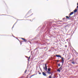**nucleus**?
Listing matches in <instances>:
<instances>
[{"label":"nucleus","mask_w":78,"mask_h":78,"mask_svg":"<svg viewBox=\"0 0 78 78\" xmlns=\"http://www.w3.org/2000/svg\"><path fill=\"white\" fill-rule=\"evenodd\" d=\"M77 5H78V3H77Z\"/></svg>","instance_id":"b1692460"},{"label":"nucleus","mask_w":78,"mask_h":78,"mask_svg":"<svg viewBox=\"0 0 78 78\" xmlns=\"http://www.w3.org/2000/svg\"><path fill=\"white\" fill-rule=\"evenodd\" d=\"M71 33H73V34L74 33L73 32V31H72Z\"/></svg>","instance_id":"a211bd4d"},{"label":"nucleus","mask_w":78,"mask_h":78,"mask_svg":"<svg viewBox=\"0 0 78 78\" xmlns=\"http://www.w3.org/2000/svg\"><path fill=\"white\" fill-rule=\"evenodd\" d=\"M62 66H61L59 68V69L61 70H62Z\"/></svg>","instance_id":"1a4fd4ad"},{"label":"nucleus","mask_w":78,"mask_h":78,"mask_svg":"<svg viewBox=\"0 0 78 78\" xmlns=\"http://www.w3.org/2000/svg\"><path fill=\"white\" fill-rule=\"evenodd\" d=\"M38 72H39V71H38Z\"/></svg>","instance_id":"cd10ccee"},{"label":"nucleus","mask_w":78,"mask_h":78,"mask_svg":"<svg viewBox=\"0 0 78 78\" xmlns=\"http://www.w3.org/2000/svg\"><path fill=\"white\" fill-rule=\"evenodd\" d=\"M47 48V47H45L44 48Z\"/></svg>","instance_id":"412c9836"},{"label":"nucleus","mask_w":78,"mask_h":78,"mask_svg":"<svg viewBox=\"0 0 78 78\" xmlns=\"http://www.w3.org/2000/svg\"><path fill=\"white\" fill-rule=\"evenodd\" d=\"M50 70H51V68H49L48 69V72H50Z\"/></svg>","instance_id":"6e6552de"},{"label":"nucleus","mask_w":78,"mask_h":78,"mask_svg":"<svg viewBox=\"0 0 78 78\" xmlns=\"http://www.w3.org/2000/svg\"><path fill=\"white\" fill-rule=\"evenodd\" d=\"M74 13L73 12H72L69 14V16H71L72 14H73Z\"/></svg>","instance_id":"0eeeda50"},{"label":"nucleus","mask_w":78,"mask_h":78,"mask_svg":"<svg viewBox=\"0 0 78 78\" xmlns=\"http://www.w3.org/2000/svg\"><path fill=\"white\" fill-rule=\"evenodd\" d=\"M77 11H78V10H77L76 9L74 10L73 11V12H77Z\"/></svg>","instance_id":"423d86ee"},{"label":"nucleus","mask_w":78,"mask_h":78,"mask_svg":"<svg viewBox=\"0 0 78 78\" xmlns=\"http://www.w3.org/2000/svg\"><path fill=\"white\" fill-rule=\"evenodd\" d=\"M72 63L73 64H75V62H72Z\"/></svg>","instance_id":"9d476101"},{"label":"nucleus","mask_w":78,"mask_h":78,"mask_svg":"<svg viewBox=\"0 0 78 78\" xmlns=\"http://www.w3.org/2000/svg\"><path fill=\"white\" fill-rule=\"evenodd\" d=\"M42 74L44 76H47L46 75V74L45 73H44V72H42Z\"/></svg>","instance_id":"7ed1b4c3"},{"label":"nucleus","mask_w":78,"mask_h":78,"mask_svg":"<svg viewBox=\"0 0 78 78\" xmlns=\"http://www.w3.org/2000/svg\"><path fill=\"white\" fill-rule=\"evenodd\" d=\"M53 78H55V77H53Z\"/></svg>","instance_id":"5701e85b"},{"label":"nucleus","mask_w":78,"mask_h":78,"mask_svg":"<svg viewBox=\"0 0 78 78\" xmlns=\"http://www.w3.org/2000/svg\"><path fill=\"white\" fill-rule=\"evenodd\" d=\"M27 58H28V57H27Z\"/></svg>","instance_id":"bb28decb"},{"label":"nucleus","mask_w":78,"mask_h":78,"mask_svg":"<svg viewBox=\"0 0 78 78\" xmlns=\"http://www.w3.org/2000/svg\"><path fill=\"white\" fill-rule=\"evenodd\" d=\"M27 70H26L25 71V73H27Z\"/></svg>","instance_id":"9b49d317"},{"label":"nucleus","mask_w":78,"mask_h":78,"mask_svg":"<svg viewBox=\"0 0 78 78\" xmlns=\"http://www.w3.org/2000/svg\"><path fill=\"white\" fill-rule=\"evenodd\" d=\"M20 44H21V45H22V43H20Z\"/></svg>","instance_id":"393cba45"},{"label":"nucleus","mask_w":78,"mask_h":78,"mask_svg":"<svg viewBox=\"0 0 78 78\" xmlns=\"http://www.w3.org/2000/svg\"><path fill=\"white\" fill-rule=\"evenodd\" d=\"M77 8H78V6H77Z\"/></svg>","instance_id":"aec40b11"},{"label":"nucleus","mask_w":78,"mask_h":78,"mask_svg":"<svg viewBox=\"0 0 78 78\" xmlns=\"http://www.w3.org/2000/svg\"><path fill=\"white\" fill-rule=\"evenodd\" d=\"M30 56L29 57L28 59V61H29V60H30Z\"/></svg>","instance_id":"f8f14e48"},{"label":"nucleus","mask_w":78,"mask_h":78,"mask_svg":"<svg viewBox=\"0 0 78 78\" xmlns=\"http://www.w3.org/2000/svg\"><path fill=\"white\" fill-rule=\"evenodd\" d=\"M43 68L45 70V71H46L47 72V73H48V74H51V73L47 71V64H45V67H44Z\"/></svg>","instance_id":"f257e3e1"},{"label":"nucleus","mask_w":78,"mask_h":78,"mask_svg":"<svg viewBox=\"0 0 78 78\" xmlns=\"http://www.w3.org/2000/svg\"><path fill=\"white\" fill-rule=\"evenodd\" d=\"M57 62H59V60H58Z\"/></svg>","instance_id":"4be33fe9"},{"label":"nucleus","mask_w":78,"mask_h":78,"mask_svg":"<svg viewBox=\"0 0 78 78\" xmlns=\"http://www.w3.org/2000/svg\"><path fill=\"white\" fill-rule=\"evenodd\" d=\"M57 71H58V72H60V69H58L57 70Z\"/></svg>","instance_id":"ddd939ff"},{"label":"nucleus","mask_w":78,"mask_h":78,"mask_svg":"<svg viewBox=\"0 0 78 78\" xmlns=\"http://www.w3.org/2000/svg\"><path fill=\"white\" fill-rule=\"evenodd\" d=\"M61 59H62V63H64V58L63 57H61Z\"/></svg>","instance_id":"f03ea898"},{"label":"nucleus","mask_w":78,"mask_h":78,"mask_svg":"<svg viewBox=\"0 0 78 78\" xmlns=\"http://www.w3.org/2000/svg\"><path fill=\"white\" fill-rule=\"evenodd\" d=\"M66 17L67 18V19H69V17L68 16H66Z\"/></svg>","instance_id":"2eb2a0df"},{"label":"nucleus","mask_w":78,"mask_h":78,"mask_svg":"<svg viewBox=\"0 0 78 78\" xmlns=\"http://www.w3.org/2000/svg\"><path fill=\"white\" fill-rule=\"evenodd\" d=\"M67 45H66L65 46V47H67Z\"/></svg>","instance_id":"f3484780"},{"label":"nucleus","mask_w":78,"mask_h":78,"mask_svg":"<svg viewBox=\"0 0 78 78\" xmlns=\"http://www.w3.org/2000/svg\"><path fill=\"white\" fill-rule=\"evenodd\" d=\"M56 57H58V58H61V55H56Z\"/></svg>","instance_id":"20e7f679"},{"label":"nucleus","mask_w":78,"mask_h":78,"mask_svg":"<svg viewBox=\"0 0 78 78\" xmlns=\"http://www.w3.org/2000/svg\"><path fill=\"white\" fill-rule=\"evenodd\" d=\"M21 39H22V40H23V41H24L25 42H26L27 40L26 39H25V38H22Z\"/></svg>","instance_id":"39448f33"},{"label":"nucleus","mask_w":78,"mask_h":78,"mask_svg":"<svg viewBox=\"0 0 78 78\" xmlns=\"http://www.w3.org/2000/svg\"><path fill=\"white\" fill-rule=\"evenodd\" d=\"M49 78H51V76H49Z\"/></svg>","instance_id":"4468645a"},{"label":"nucleus","mask_w":78,"mask_h":78,"mask_svg":"<svg viewBox=\"0 0 78 78\" xmlns=\"http://www.w3.org/2000/svg\"><path fill=\"white\" fill-rule=\"evenodd\" d=\"M70 17V16H69V17Z\"/></svg>","instance_id":"a878e982"},{"label":"nucleus","mask_w":78,"mask_h":78,"mask_svg":"<svg viewBox=\"0 0 78 78\" xmlns=\"http://www.w3.org/2000/svg\"><path fill=\"white\" fill-rule=\"evenodd\" d=\"M61 66V65H60V64H59L58 65V66H59V67H60V66Z\"/></svg>","instance_id":"dca6fc26"},{"label":"nucleus","mask_w":78,"mask_h":78,"mask_svg":"<svg viewBox=\"0 0 78 78\" xmlns=\"http://www.w3.org/2000/svg\"><path fill=\"white\" fill-rule=\"evenodd\" d=\"M39 74H41V72H40L39 73Z\"/></svg>","instance_id":"6ab92c4d"}]
</instances>
